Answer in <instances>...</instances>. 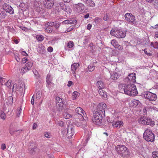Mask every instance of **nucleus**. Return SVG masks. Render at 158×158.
Here are the masks:
<instances>
[{"label": "nucleus", "instance_id": "nucleus-32", "mask_svg": "<svg viewBox=\"0 0 158 158\" xmlns=\"http://www.w3.org/2000/svg\"><path fill=\"white\" fill-rule=\"evenodd\" d=\"M51 81V75L50 74H48L47 75L46 77V82L48 85H49L50 84Z\"/></svg>", "mask_w": 158, "mask_h": 158}, {"label": "nucleus", "instance_id": "nucleus-54", "mask_svg": "<svg viewBox=\"0 0 158 158\" xmlns=\"http://www.w3.org/2000/svg\"><path fill=\"white\" fill-rule=\"evenodd\" d=\"M6 15V14L5 12H3V13L2 14L0 13V17L1 18H4Z\"/></svg>", "mask_w": 158, "mask_h": 158}, {"label": "nucleus", "instance_id": "nucleus-8", "mask_svg": "<svg viewBox=\"0 0 158 158\" xmlns=\"http://www.w3.org/2000/svg\"><path fill=\"white\" fill-rule=\"evenodd\" d=\"M106 108V105L104 102H101L99 103L97 107V111L100 112L101 114L105 115V110Z\"/></svg>", "mask_w": 158, "mask_h": 158}, {"label": "nucleus", "instance_id": "nucleus-37", "mask_svg": "<svg viewBox=\"0 0 158 158\" xmlns=\"http://www.w3.org/2000/svg\"><path fill=\"white\" fill-rule=\"evenodd\" d=\"M150 46L154 48H157V47L158 46V44L157 42H155V43L153 42H151V43Z\"/></svg>", "mask_w": 158, "mask_h": 158}, {"label": "nucleus", "instance_id": "nucleus-2", "mask_svg": "<svg viewBox=\"0 0 158 158\" xmlns=\"http://www.w3.org/2000/svg\"><path fill=\"white\" fill-rule=\"evenodd\" d=\"M115 150L118 154L123 157H127L130 155L129 150L125 145H117L115 147Z\"/></svg>", "mask_w": 158, "mask_h": 158}, {"label": "nucleus", "instance_id": "nucleus-50", "mask_svg": "<svg viewBox=\"0 0 158 158\" xmlns=\"http://www.w3.org/2000/svg\"><path fill=\"white\" fill-rule=\"evenodd\" d=\"M28 61V60L26 57L23 58L22 60V62L24 64Z\"/></svg>", "mask_w": 158, "mask_h": 158}, {"label": "nucleus", "instance_id": "nucleus-36", "mask_svg": "<svg viewBox=\"0 0 158 158\" xmlns=\"http://www.w3.org/2000/svg\"><path fill=\"white\" fill-rule=\"evenodd\" d=\"M42 95L40 91H38L36 94V97L38 99H40Z\"/></svg>", "mask_w": 158, "mask_h": 158}, {"label": "nucleus", "instance_id": "nucleus-45", "mask_svg": "<svg viewBox=\"0 0 158 158\" xmlns=\"http://www.w3.org/2000/svg\"><path fill=\"white\" fill-rule=\"evenodd\" d=\"M58 124L61 127H63L64 126V123L60 120H59L58 121Z\"/></svg>", "mask_w": 158, "mask_h": 158}, {"label": "nucleus", "instance_id": "nucleus-21", "mask_svg": "<svg viewBox=\"0 0 158 158\" xmlns=\"http://www.w3.org/2000/svg\"><path fill=\"white\" fill-rule=\"evenodd\" d=\"M119 75L116 72L111 74V78L113 80H116L119 77Z\"/></svg>", "mask_w": 158, "mask_h": 158}, {"label": "nucleus", "instance_id": "nucleus-39", "mask_svg": "<svg viewBox=\"0 0 158 158\" xmlns=\"http://www.w3.org/2000/svg\"><path fill=\"white\" fill-rule=\"evenodd\" d=\"M0 118L3 120H5L6 118V115L5 113L2 112L1 114Z\"/></svg>", "mask_w": 158, "mask_h": 158}, {"label": "nucleus", "instance_id": "nucleus-43", "mask_svg": "<svg viewBox=\"0 0 158 158\" xmlns=\"http://www.w3.org/2000/svg\"><path fill=\"white\" fill-rule=\"evenodd\" d=\"M60 26V24H59L55 22L53 23V26L54 27L56 28H58Z\"/></svg>", "mask_w": 158, "mask_h": 158}, {"label": "nucleus", "instance_id": "nucleus-26", "mask_svg": "<svg viewBox=\"0 0 158 158\" xmlns=\"http://www.w3.org/2000/svg\"><path fill=\"white\" fill-rule=\"evenodd\" d=\"M79 95L80 94L79 92L77 91H75L72 94V98L73 100H75L76 99Z\"/></svg>", "mask_w": 158, "mask_h": 158}, {"label": "nucleus", "instance_id": "nucleus-20", "mask_svg": "<svg viewBox=\"0 0 158 158\" xmlns=\"http://www.w3.org/2000/svg\"><path fill=\"white\" fill-rule=\"evenodd\" d=\"M79 66V64L78 63H75L72 64L71 66V69L73 71V73L74 74L77 69Z\"/></svg>", "mask_w": 158, "mask_h": 158}, {"label": "nucleus", "instance_id": "nucleus-9", "mask_svg": "<svg viewBox=\"0 0 158 158\" xmlns=\"http://www.w3.org/2000/svg\"><path fill=\"white\" fill-rule=\"evenodd\" d=\"M125 18L128 22H131L134 25L137 24V22L135 17L130 13H127L125 15Z\"/></svg>", "mask_w": 158, "mask_h": 158}, {"label": "nucleus", "instance_id": "nucleus-35", "mask_svg": "<svg viewBox=\"0 0 158 158\" xmlns=\"http://www.w3.org/2000/svg\"><path fill=\"white\" fill-rule=\"evenodd\" d=\"M63 117L66 119H67L72 117L71 115L67 112H65L63 114Z\"/></svg>", "mask_w": 158, "mask_h": 158}, {"label": "nucleus", "instance_id": "nucleus-31", "mask_svg": "<svg viewBox=\"0 0 158 158\" xmlns=\"http://www.w3.org/2000/svg\"><path fill=\"white\" fill-rule=\"evenodd\" d=\"M87 6H95V3L93 1L91 0H87L86 2Z\"/></svg>", "mask_w": 158, "mask_h": 158}, {"label": "nucleus", "instance_id": "nucleus-15", "mask_svg": "<svg viewBox=\"0 0 158 158\" xmlns=\"http://www.w3.org/2000/svg\"><path fill=\"white\" fill-rule=\"evenodd\" d=\"M110 43L115 48H117L119 50H121L123 49L122 46L119 45L117 41L115 39L111 40Z\"/></svg>", "mask_w": 158, "mask_h": 158}, {"label": "nucleus", "instance_id": "nucleus-29", "mask_svg": "<svg viewBox=\"0 0 158 158\" xmlns=\"http://www.w3.org/2000/svg\"><path fill=\"white\" fill-rule=\"evenodd\" d=\"M39 150V149L36 147L34 146L31 148V152L32 154H35V153H38Z\"/></svg>", "mask_w": 158, "mask_h": 158}, {"label": "nucleus", "instance_id": "nucleus-5", "mask_svg": "<svg viewBox=\"0 0 158 158\" xmlns=\"http://www.w3.org/2000/svg\"><path fill=\"white\" fill-rule=\"evenodd\" d=\"M110 33L111 35L119 39L124 38L126 35V32L118 29H112L110 31Z\"/></svg>", "mask_w": 158, "mask_h": 158}, {"label": "nucleus", "instance_id": "nucleus-49", "mask_svg": "<svg viewBox=\"0 0 158 158\" xmlns=\"http://www.w3.org/2000/svg\"><path fill=\"white\" fill-rule=\"evenodd\" d=\"M73 29V27L72 26H70L65 31V32H68L72 30Z\"/></svg>", "mask_w": 158, "mask_h": 158}, {"label": "nucleus", "instance_id": "nucleus-19", "mask_svg": "<svg viewBox=\"0 0 158 158\" xmlns=\"http://www.w3.org/2000/svg\"><path fill=\"white\" fill-rule=\"evenodd\" d=\"M98 93L104 99H106L107 98L106 93L103 89H99L98 90Z\"/></svg>", "mask_w": 158, "mask_h": 158}, {"label": "nucleus", "instance_id": "nucleus-41", "mask_svg": "<svg viewBox=\"0 0 158 158\" xmlns=\"http://www.w3.org/2000/svg\"><path fill=\"white\" fill-rule=\"evenodd\" d=\"M102 20L99 17H96L94 19V22L96 23H98Z\"/></svg>", "mask_w": 158, "mask_h": 158}, {"label": "nucleus", "instance_id": "nucleus-52", "mask_svg": "<svg viewBox=\"0 0 158 158\" xmlns=\"http://www.w3.org/2000/svg\"><path fill=\"white\" fill-rule=\"evenodd\" d=\"M73 83L71 81H69L68 82V84H67V86L68 87H70L72 85H73Z\"/></svg>", "mask_w": 158, "mask_h": 158}, {"label": "nucleus", "instance_id": "nucleus-3", "mask_svg": "<svg viewBox=\"0 0 158 158\" xmlns=\"http://www.w3.org/2000/svg\"><path fill=\"white\" fill-rule=\"evenodd\" d=\"M143 135L144 139L148 142H152L154 140V135L152 131L149 129H147L145 131Z\"/></svg>", "mask_w": 158, "mask_h": 158}, {"label": "nucleus", "instance_id": "nucleus-46", "mask_svg": "<svg viewBox=\"0 0 158 158\" xmlns=\"http://www.w3.org/2000/svg\"><path fill=\"white\" fill-rule=\"evenodd\" d=\"M45 31L48 33H51L52 32V29L50 27H48L45 29Z\"/></svg>", "mask_w": 158, "mask_h": 158}, {"label": "nucleus", "instance_id": "nucleus-25", "mask_svg": "<svg viewBox=\"0 0 158 158\" xmlns=\"http://www.w3.org/2000/svg\"><path fill=\"white\" fill-rule=\"evenodd\" d=\"M60 9L62 10H67L69 9V6L67 5V4H65L63 2H61L60 3Z\"/></svg>", "mask_w": 158, "mask_h": 158}, {"label": "nucleus", "instance_id": "nucleus-17", "mask_svg": "<svg viewBox=\"0 0 158 158\" xmlns=\"http://www.w3.org/2000/svg\"><path fill=\"white\" fill-rule=\"evenodd\" d=\"M123 125V123L121 121H118L114 122L112 124L113 127L118 128H119L122 127Z\"/></svg>", "mask_w": 158, "mask_h": 158}, {"label": "nucleus", "instance_id": "nucleus-56", "mask_svg": "<svg viewBox=\"0 0 158 158\" xmlns=\"http://www.w3.org/2000/svg\"><path fill=\"white\" fill-rule=\"evenodd\" d=\"M21 54L22 55L24 56H28L27 54L26 53V52L24 51H23L22 52H21Z\"/></svg>", "mask_w": 158, "mask_h": 158}, {"label": "nucleus", "instance_id": "nucleus-30", "mask_svg": "<svg viewBox=\"0 0 158 158\" xmlns=\"http://www.w3.org/2000/svg\"><path fill=\"white\" fill-rule=\"evenodd\" d=\"M33 65V63L32 62H28L26 63L24 66L27 67V69H29L30 70L31 68Z\"/></svg>", "mask_w": 158, "mask_h": 158}, {"label": "nucleus", "instance_id": "nucleus-47", "mask_svg": "<svg viewBox=\"0 0 158 158\" xmlns=\"http://www.w3.org/2000/svg\"><path fill=\"white\" fill-rule=\"evenodd\" d=\"M144 52L146 54H147L148 56H151L152 55V54L148 52L147 51V49L145 48L144 50Z\"/></svg>", "mask_w": 158, "mask_h": 158}, {"label": "nucleus", "instance_id": "nucleus-58", "mask_svg": "<svg viewBox=\"0 0 158 158\" xmlns=\"http://www.w3.org/2000/svg\"><path fill=\"white\" fill-rule=\"evenodd\" d=\"M34 99H35V98L33 96H32V97L31 98V103L33 105L34 103Z\"/></svg>", "mask_w": 158, "mask_h": 158}, {"label": "nucleus", "instance_id": "nucleus-14", "mask_svg": "<svg viewBox=\"0 0 158 158\" xmlns=\"http://www.w3.org/2000/svg\"><path fill=\"white\" fill-rule=\"evenodd\" d=\"M135 79V74L134 73L129 74L127 77L129 83L131 84V83H134L136 82Z\"/></svg>", "mask_w": 158, "mask_h": 158}, {"label": "nucleus", "instance_id": "nucleus-59", "mask_svg": "<svg viewBox=\"0 0 158 158\" xmlns=\"http://www.w3.org/2000/svg\"><path fill=\"white\" fill-rule=\"evenodd\" d=\"M92 25L91 24H88V25H87V29L88 30H90L92 27Z\"/></svg>", "mask_w": 158, "mask_h": 158}, {"label": "nucleus", "instance_id": "nucleus-24", "mask_svg": "<svg viewBox=\"0 0 158 158\" xmlns=\"http://www.w3.org/2000/svg\"><path fill=\"white\" fill-rule=\"evenodd\" d=\"M96 85L99 89H104L105 88L104 83L101 81H97Z\"/></svg>", "mask_w": 158, "mask_h": 158}, {"label": "nucleus", "instance_id": "nucleus-62", "mask_svg": "<svg viewBox=\"0 0 158 158\" xmlns=\"http://www.w3.org/2000/svg\"><path fill=\"white\" fill-rule=\"evenodd\" d=\"M69 21L68 20H65L62 23V24H69Z\"/></svg>", "mask_w": 158, "mask_h": 158}, {"label": "nucleus", "instance_id": "nucleus-28", "mask_svg": "<svg viewBox=\"0 0 158 158\" xmlns=\"http://www.w3.org/2000/svg\"><path fill=\"white\" fill-rule=\"evenodd\" d=\"M133 104V106L136 107V106H139L141 103L138 100L134 99L132 101Z\"/></svg>", "mask_w": 158, "mask_h": 158}, {"label": "nucleus", "instance_id": "nucleus-16", "mask_svg": "<svg viewBox=\"0 0 158 158\" xmlns=\"http://www.w3.org/2000/svg\"><path fill=\"white\" fill-rule=\"evenodd\" d=\"M74 133V130L72 128L71 126H69L68 128V131L67 135L68 137L70 138L72 137Z\"/></svg>", "mask_w": 158, "mask_h": 158}, {"label": "nucleus", "instance_id": "nucleus-60", "mask_svg": "<svg viewBox=\"0 0 158 158\" xmlns=\"http://www.w3.org/2000/svg\"><path fill=\"white\" fill-rule=\"evenodd\" d=\"M6 11V13H9L10 14H14V10H5Z\"/></svg>", "mask_w": 158, "mask_h": 158}, {"label": "nucleus", "instance_id": "nucleus-12", "mask_svg": "<svg viewBox=\"0 0 158 158\" xmlns=\"http://www.w3.org/2000/svg\"><path fill=\"white\" fill-rule=\"evenodd\" d=\"M87 122L86 120L84 119L79 120L75 123V125L78 127L84 128L86 126Z\"/></svg>", "mask_w": 158, "mask_h": 158}, {"label": "nucleus", "instance_id": "nucleus-38", "mask_svg": "<svg viewBox=\"0 0 158 158\" xmlns=\"http://www.w3.org/2000/svg\"><path fill=\"white\" fill-rule=\"evenodd\" d=\"M152 156L153 158H158V152H153L152 153Z\"/></svg>", "mask_w": 158, "mask_h": 158}, {"label": "nucleus", "instance_id": "nucleus-42", "mask_svg": "<svg viewBox=\"0 0 158 158\" xmlns=\"http://www.w3.org/2000/svg\"><path fill=\"white\" fill-rule=\"evenodd\" d=\"M73 46V42L69 41L68 44V46L69 48H71Z\"/></svg>", "mask_w": 158, "mask_h": 158}, {"label": "nucleus", "instance_id": "nucleus-34", "mask_svg": "<svg viewBox=\"0 0 158 158\" xmlns=\"http://www.w3.org/2000/svg\"><path fill=\"white\" fill-rule=\"evenodd\" d=\"M29 70V69H27V68L25 66L23 67H22L21 70V73L22 74L25 73L27 72Z\"/></svg>", "mask_w": 158, "mask_h": 158}, {"label": "nucleus", "instance_id": "nucleus-4", "mask_svg": "<svg viewBox=\"0 0 158 158\" xmlns=\"http://www.w3.org/2000/svg\"><path fill=\"white\" fill-rule=\"evenodd\" d=\"M93 114V116L92 118L93 123L98 125H101L102 122L103 114L98 112H95Z\"/></svg>", "mask_w": 158, "mask_h": 158}, {"label": "nucleus", "instance_id": "nucleus-18", "mask_svg": "<svg viewBox=\"0 0 158 158\" xmlns=\"http://www.w3.org/2000/svg\"><path fill=\"white\" fill-rule=\"evenodd\" d=\"M73 7L74 9L77 10H84L85 9L84 5L83 4L80 3L74 5Z\"/></svg>", "mask_w": 158, "mask_h": 158}, {"label": "nucleus", "instance_id": "nucleus-10", "mask_svg": "<svg viewBox=\"0 0 158 158\" xmlns=\"http://www.w3.org/2000/svg\"><path fill=\"white\" fill-rule=\"evenodd\" d=\"M56 106L60 111H61L63 109L62 100L59 97H56Z\"/></svg>", "mask_w": 158, "mask_h": 158}, {"label": "nucleus", "instance_id": "nucleus-40", "mask_svg": "<svg viewBox=\"0 0 158 158\" xmlns=\"http://www.w3.org/2000/svg\"><path fill=\"white\" fill-rule=\"evenodd\" d=\"M68 20L69 21V24H76L77 22V20L75 19H70Z\"/></svg>", "mask_w": 158, "mask_h": 158}, {"label": "nucleus", "instance_id": "nucleus-53", "mask_svg": "<svg viewBox=\"0 0 158 158\" xmlns=\"http://www.w3.org/2000/svg\"><path fill=\"white\" fill-rule=\"evenodd\" d=\"M53 23H54V22H48L47 23V25L50 27H52V26H53Z\"/></svg>", "mask_w": 158, "mask_h": 158}, {"label": "nucleus", "instance_id": "nucleus-13", "mask_svg": "<svg viewBox=\"0 0 158 158\" xmlns=\"http://www.w3.org/2000/svg\"><path fill=\"white\" fill-rule=\"evenodd\" d=\"M54 0H45L44 4L45 7L48 9H51L54 4Z\"/></svg>", "mask_w": 158, "mask_h": 158}, {"label": "nucleus", "instance_id": "nucleus-6", "mask_svg": "<svg viewBox=\"0 0 158 158\" xmlns=\"http://www.w3.org/2000/svg\"><path fill=\"white\" fill-rule=\"evenodd\" d=\"M138 122L143 125H149L151 126H153L155 125L154 121L149 118H146L145 117L140 118L138 120Z\"/></svg>", "mask_w": 158, "mask_h": 158}, {"label": "nucleus", "instance_id": "nucleus-33", "mask_svg": "<svg viewBox=\"0 0 158 158\" xmlns=\"http://www.w3.org/2000/svg\"><path fill=\"white\" fill-rule=\"evenodd\" d=\"M36 38L38 42H41L44 39V37L42 35H37L36 36Z\"/></svg>", "mask_w": 158, "mask_h": 158}, {"label": "nucleus", "instance_id": "nucleus-51", "mask_svg": "<svg viewBox=\"0 0 158 158\" xmlns=\"http://www.w3.org/2000/svg\"><path fill=\"white\" fill-rule=\"evenodd\" d=\"M47 50L49 52H52L53 51V48L52 47H49L48 48Z\"/></svg>", "mask_w": 158, "mask_h": 158}, {"label": "nucleus", "instance_id": "nucleus-48", "mask_svg": "<svg viewBox=\"0 0 158 158\" xmlns=\"http://www.w3.org/2000/svg\"><path fill=\"white\" fill-rule=\"evenodd\" d=\"M11 80H8L6 83V85L8 87L10 86L11 84Z\"/></svg>", "mask_w": 158, "mask_h": 158}, {"label": "nucleus", "instance_id": "nucleus-63", "mask_svg": "<svg viewBox=\"0 0 158 158\" xmlns=\"http://www.w3.org/2000/svg\"><path fill=\"white\" fill-rule=\"evenodd\" d=\"M37 127V124L35 123H34L33 124V129H35Z\"/></svg>", "mask_w": 158, "mask_h": 158}, {"label": "nucleus", "instance_id": "nucleus-44", "mask_svg": "<svg viewBox=\"0 0 158 158\" xmlns=\"http://www.w3.org/2000/svg\"><path fill=\"white\" fill-rule=\"evenodd\" d=\"M149 109V108H145L143 109V111L144 113H145L146 114H147V112L148 113V114H150V110H148V109Z\"/></svg>", "mask_w": 158, "mask_h": 158}, {"label": "nucleus", "instance_id": "nucleus-61", "mask_svg": "<svg viewBox=\"0 0 158 158\" xmlns=\"http://www.w3.org/2000/svg\"><path fill=\"white\" fill-rule=\"evenodd\" d=\"M50 134L49 133H46L44 134V136L47 138H49L50 136Z\"/></svg>", "mask_w": 158, "mask_h": 158}, {"label": "nucleus", "instance_id": "nucleus-23", "mask_svg": "<svg viewBox=\"0 0 158 158\" xmlns=\"http://www.w3.org/2000/svg\"><path fill=\"white\" fill-rule=\"evenodd\" d=\"M95 69V66L93 63H90L87 67V72H91L93 71Z\"/></svg>", "mask_w": 158, "mask_h": 158}, {"label": "nucleus", "instance_id": "nucleus-1", "mask_svg": "<svg viewBox=\"0 0 158 158\" xmlns=\"http://www.w3.org/2000/svg\"><path fill=\"white\" fill-rule=\"evenodd\" d=\"M119 89L121 93H124L130 96H135L138 94L136 86L133 84L119 85Z\"/></svg>", "mask_w": 158, "mask_h": 158}, {"label": "nucleus", "instance_id": "nucleus-64", "mask_svg": "<svg viewBox=\"0 0 158 158\" xmlns=\"http://www.w3.org/2000/svg\"><path fill=\"white\" fill-rule=\"evenodd\" d=\"M89 14L88 13V14H87L86 15H85V16H84V18H85V19H87L88 18L89 16Z\"/></svg>", "mask_w": 158, "mask_h": 158}, {"label": "nucleus", "instance_id": "nucleus-7", "mask_svg": "<svg viewBox=\"0 0 158 158\" xmlns=\"http://www.w3.org/2000/svg\"><path fill=\"white\" fill-rule=\"evenodd\" d=\"M145 98L150 101H154L157 99V95L154 93L149 91L146 92L144 94Z\"/></svg>", "mask_w": 158, "mask_h": 158}, {"label": "nucleus", "instance_id": "nucleus-27", "mask_svg": "<svg viewBox=\"0 0 158 158\" xmlns=\"http://www.w3.org/2000/svg\"><path fill=\"white\" fill-rule=\"evenodd\" d=\"M3 10H12V9L11 6L9 4L5 3L2 6Z\"/></svg>", "mask_w": 158, "mask_h": 158}, {"label": "nucleus", "instance_id": "nucleus-22", "mask_svg": "<svg viewBox=\"0 0 158 158\" xmlns=\"http://www.w3.org/2000/svg\"><path fill=\"white\" fill-rule=\"evenodd\" d=\"M148 110H150V114H155L158 111V108L154 106H150Z\"/></svg>", "mask_w": 158, "mask_h": 158}, {"label": "nucleus", "instance_id": "nucleus-11", "mask_svg": "<svg viewBox=\"0 0 158 158\" xmlns=\"http://www.w3.org/2000/svg\"><path fill=\"white\" fill-rule=\"evenodd\" d=\"M75 111L79 114V116L78 117L81 118V119H84V117L86 116V114L85 111L82 108L80 107H78L76 108Z\"/></svg>", "mask_w": 158, "mask_h": 158}, {"label": "nucleus", "instance_id": "nucleus-57", "mask_svg": "<svg viewBox=\"0 0 158 158\" xmlns=\"http://www.w3.org/2000/svg\"><path fill=\"white\" fill-rule=\"evenodd\" d=\"M109 19V17L106 14V16H105L103 18V20L105 21H107Z\"/></svg>", "mask_w": 158, "mask_h": 158}, {"label": "nucleus", "instance_id": "nucleus-55", "mask_svg": "<svg viewBox=\"0 0 158 158\" xmlns=\"http://www.w3.org/2000/svg\"><path fill=\"white\" fill-rule=\"evenodd\" d=\"M1 148L3 150H4L6 148V145L4 143H3L1 145Z\"/></svg>", "mask_w": 158, "mask_h": 158}]
</instances>
